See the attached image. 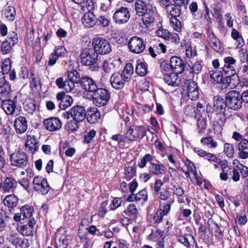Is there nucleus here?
Instances as JSON below:
<instances>
[{
	"label": "nucleus",
	"instance_id": "f257e3e1",
	"mask_svg": "<svg viewBox=\"0 0 248 248\" xmlns=\"http://www.w3.org/2000/svg\"><path fill=\"white\" fill-rule=\"evenodd\" d=\"M93 49L98 55H105L111 51L110 43L105 39L96 36L92 40Z\"/></svg>",
	"mask_w": 248,
	"mask_h": 248
},
{
	"label": "nucleus",
	"instance_id": "f03ea898",
	"mask_svg": "<svg viewBox=\"0 0 248 248\" xmlns=\"http://www.w3.org/2000/svg\"><path fill=\"white\" fill-rule=\"evenodd\" d=\"M10 165L13 167L25 168L29 164L28 157L23 151H15L10 155Z\"/></svg>",
	"mask_w": 248,
	"mask_h": 248
},
{
	"label": "nucleus",
	"instance_id": "7ed1b4c3",
	"mask_svg": "<svg viewBox=\"0 0 248 248\" xmlns=\"http://www.w3.org/2000/svg\"><path fill=\"white\" fill-rule=\"evenodd\" d=\"M225 100L228 108L238 110L242 107V101L239 93L235 90L229 92L226 95Z\"/></svg>",
	"mask_w": 248,
	"mask_h": 248
},
{
	"label": "nucleus",
	"instance_id": "20e7f679",
	"mask_svg": "<svg viewBox=\"0 0 248 248\" xmlns=\"http://www.w3.org/2000/svg\"><path fill=\"white\" fill-rule=\"evenodd\" d=\"M110 98V94L107 90L104 88H97L94 92L93 99L94 104L98 107L107 104Z\"/></svg>",
	"mask_w": 248,
	"mask_h": 248
},
{
	"label": "nucleus",
	"instance_id": "39448f33",
	"mask_svg": "<svg viewBox=\"0 0 248 248\" xmlns=\"http://www.w3.org/2000/svg\"><path fill=\"white\" fill-rule=\"evenodd\" d=\"M98 54L91 48L83 49L80 54L81 63L86 66L95 64L98 61Z\"/></svg>",
	"mask_w": 248,
	"mask_h": 248
},
{
	"label": "nucleus",
	"instance_id": "423d86ee",
	"mask_svg": "<svg viewBox=\"0 0 248 248\" xmlns=\"http://www.w3.org/2000/svg\"><path fill=\"white\" fill-rule=\"evenodd\" d=\"M146 134V129L143 126H130L126 133L125 138L130 141L140 140Z\"/></svg>",
	"mask_w": 248,
	"mask_h": 248
},
{
	"label": "nucleus",
	"instance_id": "0eeeda50",
	"mask_svg": "<svg viewBox=\"0 0 248 248\" xmlns=\"http://www.w3.org/2000/svg\"><path fill=\"white\" fill-rule=\"evenodd\" d=\"M128 46L130 51L135 54L141 53L145 48V44L143 40L137 36L129 39Z\"/></svg>",
	"mask_w": 248,
	"mask_h": 248
},
{
	"label": "nucleus",
	"instance_id": "6e6552de",
	"mask_svg": "<svg viewBox=\"0 0 248 248\" xmlns=\"http://www.w3.org/2000/svg\"><path fill=\"white\" fill-rule=\"evenodd\" d=\"M18 42L17 35L14 32L10 34L7 39L2 42L0 46V51L3 54H9L13 51L12 47Z\"/></svg>",
	"mask_w": 248,
	"mask_h": 248
},
{
	"label": "nucleus",
	"instance_id": "1a4fd4ad",
	"mask_svg": "<svg viewBox=\"0 0 248 248\" xmlns=\"http://www.w3.org/2000/svg\"><path fill=\"white\" fill-rule=\"evenodd\" d=\"M130 17V14L127 7L121 6L119 8L113 15V19L118 24H122L127 23Z\"/></svg>",
	"mask_w": 248,
	"mask_h": 248
},
{
	"label": "nucleus",
	"instance_id": "9d476101",
	"mask_svg": "<svg viewBox=\"0 0 248 248\" xmlns=\"http://www.w3.org/2000/svg\"><path fill=\"white\" fill-rule=\"evenodd\" d=\"M33 187L35 190L41 192L43 195L47 193L50 187L46 179L37 176L33 180Z\"/></svg>",
	"mask_w": 248,
	"mask_h": 248
},
{
	"label": "nucleus",
	"instance_id": "9b49d317",
	"mask_svg": "<svg viewBox=\"0 0 248 248\" xmlns=\"http://www.w3.org/2000/svg\"><path fill=\"white\" fill-rule=\"evenodd\" d=\"M109 81L111 86L116 90L122 89L125 83L128 82L120 72H115L112 74Z\"/></svg>",
	"mask_w": 248,
	"mask_h": 248
},
{
	"label": "nucleus",
	"instance_id": "f8f14e48",
	"mask_svg": "<svg viewBox=\"0 0 248 248\" xmlns=\"http://www.w3.org/2000/svg\"><path fill=\"white\" fill-rule=\"evenodd\" d=\"M148 10L142 15V21L146 26L154 23L157 15V11L155 6H149Z\"/></svg>",
	"mask_w": 248,
	"mask_h": 248
},
{
	"label": "nucleus",
	"instance_id": "ddd939ff",
	"mask_svg": "<svg viewBox=\"0 0 248 248\" xmlns=\"http://www.w3.org/2000/svg\"><path fill=\"white\" fill-rule=\"evenodd\" d=\"M0 99L3 100L10 97L9 94L11 91V85L7 82L2 74L0 73Z\"/></svg>",
	"mask_w": 248,
	"mask_h": 248
},
{
	"label": "nucleus",
	"instance_id": "4468645a",
	"mask_svg": "<svg viewBox=\"0 0 248 248\" xmlns=\"http://www.w3.org/2000/svg\"><path fill=\"white\" fill-rule=\"evenodd\" d=\"M44 125L46 129L49 131L59 130L62 125L61 121L56 117H51L44 121Z\"/></svg>",
	"mask_w": 248,
	"mask_h": 248
},
{
	"label": "nucleus",
	"instance_id": "2eb2a0df",
	"mask_svg": "<svg viewBox=\"0 0 248 248\" xmlns=\"http://www.w3.org/2000/svg\"><path fill=\"white\" fill-rule=\"evenodd\" d=\"M72 118L77 122H82L86 118L84 108L81 106H74L71 108Z\"/></svg>",
	"mask_w": 248,
	"mask_h": 248
},
{
	"label": "nucleus",
	"instance_id": "dca6fc26",
	"mask_svg": "<svg viewBox=\"0 0 248 248\" xmlns=\"http://www.w3.org/2000/svg\"><path fill=\"white\" fill-rule=\"evenodd\" d=\"M14 127L17 134H22L26 132L28 128V123L26 118L19 116L14 121Z\"/></svg>",
	"mask_w": 248,
	"mask_h": 248
},
{
	"label": "nucleus",
	"instance_id": "f3484780",
	"mask_svg": "<svg viewBox=\"0 0 248 248\" xmlns=\"http://www.w3.org/2000/svg\"><path fill=\"white\" fill-rule=\"evenodd\" d=\"M224 84L225 86H230L232 88L235 87L239 82V78L236 74L235 70H232L231 73L225 75Z\"/></svg>",
	"mask_w": 248,
	"mask_h": 248
},
{
	"label": "nucleus",
	"instance_id": "a211bd4d",
	"mask_svg": "<svg viewBox=\"0 0 248 248\" xmlns=\"http://www.w3.org/2000/svg\"><path fill=\"white\" fill-rule=\"evenodd\" d=\"M79 84L85 91L89 92H94L97 88L95 81L87 76L81 78Z\"/></svg>",
	"mask_w": 248,
	"mask_h": 248
},
{
	"label": "nucleus",
	"instance_id": "6ab92c4d",
	"mask_svg": "<svg viewBox=\"0 0 248 248\" xmlns=\"http://www.w3.org/2000/svg\"><path fill=\"white\" fill-rule=\"evenodd\" d=\"M57 99L61 101L59 103V107L61 109H65L66 108L71 105L73 103L72 98L66 95L65 93L61 92L57 93Z\"/></svg>",
	"mask_w": 248,
	"mask_h": 248
},
{
	"label": "nucleus",
	"instance_id": "aec40b11",
	"mask_svg": "<svg viewBox=\"0 0 248 248\" xmlns=\"http://www.w3.org/2000/svg\"><path fill=\"white\" fill-rule=\"evenodd\" d=\"M177 73L175 72L166 74L164 77L165 82L169 86L174 87L178 86L180 84L181 80Z\"/></svg>",
	"mask_w": 248,
	"mask_h": 248
},
{
	"label": "nucleus",
	"instance_id": "412c9836",
	"mask_svg": "<svg viewBox=\"0 0 248 248\" xmlns=\"http://www.w3.org/2000/svg\"><path fill=\"white\" fill-rule=\"evenodd\" d=\"M170 66L176 73H181L184 70L185 66L182 60L177 56H173L170 58Z\"/></svg>",
	"mask_w": 248,
	"mask_h": 248
},
{
	"label": "nucleus",
	"instance_id": "4be33fe9",
	"mask_svg": "<svg viewBox=\"0 0 248 248\" xmlns=\"http://www.w3.org/2000/svg\"><path fill=\"white\" fill-rule=\"evenodd\" d=\"M134 4L136 14L139 16L144 15L148 10L149 6H154L152 3H147L146 1L141 0H137Z\"/></svg>",
	"mask_w": 248,
	"mask_h": 248
},
{
	"label": "nucleus",
	"instance_id": "5701e85b",
	"mask_svg": "<svg viewBox=\"0 0 248 248\" xmlns=\"http://www.w3.org/2000/svg\"><path fill=\"white\" fill-rule=\"evenodd\" d=\"M8 98L1 100L2 109L7 115L14 114L16 108V103Z\"/></svg>",
	"mask_w": 248,
	"mask_h": 248
},
{
	"label": "nucleus",
	"instance_id": "b1692460",
	"mask_svg": "<svg viewBox=\"0 0 248 248\" xmlns=\"http://www.w3.org/2000/svg\"><path fill=\"white\" fill-rule=\"evenodd\" d=\"M178 241L186 247H189V248H194L197 246L193 236L189 233L180 236L178 238Z\"/></svg>",
	"mask_w": 248,
	"mask_h": 248
},
{
	"label": "nucleus",
	"instance_id": "393cba45",
	"mask_svg": "<svg viewBox=\"0 0 248 248\" xmlns=\"http://www.w3.org/2000/svg\"><path fill=\"white\" fill-rule=\"evenodd\" d=\"M187 93L191 100H195L199 96V91L197 83L194 81L189 82L187 85Z\"/></svg>",
	"mask_w": 248,
	"mask_h": 248
},
{
	"label": "nucleus",
	"instance_id": "a878e982",
	"mask_svg": "<svg viewBox=\"0 0 248 248\" xmlns=\"http://www.w3.org/2000/svg\"><path fill=\"white\" fill-rule=\"evenodd\" d=\"M227 107L226 100L217 96L215 97V102L214 103V109L217 113H224L226 110V107Z\"/></svg>",
	"mask_w": 248,
	"mask_h": 248
},
{
	"label": "nucleus",
	"instance_id": "bb28decb",
	"mask_svg": "<svg viewBox=\"0 0 248 248\" xmlns=\"http://www.w3.org/2000/svg\"><path fill=\"white\" fill-rule=\"evenodd\" d=\"M221 70H212L209 71L211 81L216 84H224L223 73Z\"/></svg>",
	"mask_w": 248,
	"mask_h": 248
},
{
	"label": "nucleus",
	"instance_id": "cd10ccee",
	"mask_svg": "<svg viewBox=\"0 0 248 248\" xmlns=\"http://www.w3.org/2000/svg\"><path fill=\"white\" fill-rule=\"evenodd\" d=\"M37 143V140L34 136H27V140L25 145L28 151L31 152V153H34L36 152L38 150Z\"/></svg>",
	"mask_w": 248,
	"mask_h": 248
},
{
	"label": "nucleus",
	"instance_id": "c85d7f7f",
	"mask_svg": "<svg viewBox=\"0 0 248 248\" xmlns=\"http://www.w3.org/2000/svg\"><path fill=\"white\" fill-rule=\"evenodd\" d=\"M82 22L85 26L89 28L93 27L96 23L94 15L90 11L84 14L82 19Z\"/></svg>",
	"mask_w": 248,
	"mask_h": 248
},
{
	"label": "nucleus",
	"instance_id": "c756f323",
	"mask_svg": "<svg viewBox=\"0 0 248 248\" xmlns=\"http://www.w3.org/2000/svg\"><path fill=\"white\" fill-rule=\"evenodd\" d=\"M148 169L149 172L155 175H162L165 172V169L162 164L151 163Z\"/></svg>",
	"mask_w": 248,
	"mask_h": 248
},
{
	"label": "nucleus",
	"instance_id": "7c9ffc66",
	"mask_svg": "<svg viewBox=\"0 0 248 248\" xmlns=\"http://www.w3.org/2000/svg\"><path fill=\"white\" fill-rule=\"evenodd\" d=\"M16 186L17 183L15 180L12 178L7 177L2 185V190L5 192H12Z\"/></svg>",
	"mask_w": 248,
	"mask_h": 248
},
{
	"label": "nucleus",
	"instance_id": "2f4dec72",
	"mask_svg": "<svg viewBox=\"0 0 248 248\" xmlns=\"http://www.w3.org/2000/svg\"><path fill=\"white\" fill-rule=\"evenodd\" d=\"M207 40L210 46L216 51H218L221 48L220 42L212 32H209L207 35Z\"/></svg>",
	"mask_w": 248,
	"mask_h": 248
},
{
	"label": "nucleus",
	"instance_id": "473e14b6",
	"mask_svg": "<svg viewBox=\"0 0 248 248\" xmlns=\"http://www.w3.org/2000/svg\"><path fill=\"white\" fill-rule=\"evenodd\" d=\"M86 117L89 123L94 124L97 123L100 119V113L96 108H93L88 112Z\"/></svg>",
	"mask_w": 248,
	"mask_h": 248
},
{
	"label": "nucleus",
	"instance_id": "72a5a7b5",
	"mask_svg": "<svg viewBox=\"0 0 248 248\" xmlns=\"http://www.w3.org/2000/svg\"><path fill=\"white\" fill-rule=\"evenodd\" d=\"M174 199L170 198L166 202H160V209L159 210H160L163 214L165 216L168 215L170 212L171 207L174 203Z\"/></svg>",
	"mask_w": 248,
	"mask_h": 248
},
{
	"label": "nucleus",
	"instance_id": "f704fd0d",
	"mask_svg": "<svg viewBox=\"0 0 248 248\" xmlns=\"http://www.w3.org/2000/svg\"><path fill=\"white\" fill-rule=\"evenodd\" d=\"M180 6L174 4H169L166 7V12L168 15L171 16V17H177L181 14Z\"/></svg>",
	"mask_w": 248,
	"mask_h": 248
},
{
	"label": "nucleus",
	"instance_id": "c9c22d12",
	"mask_svg": "<svg viewBox=\"0 0 248 248\" xmlns=\"http://www.w3.org/2000/svg\"><path fill=\"white\" fill-rule=\"evenodd\" d=\"M18 201L17 197L15 195H9L4 198L3 202L5 205L13 209L17 205Z\"/></svg>",
	"mask_w": 248,
	"mask_h": 248
},
{
	"label": "nucleus",
	"instance_id": "e433bc0d",
	"mask_svg": "<svg viewBox=\"0 0 248 248\" xmlns=\"http://www.w3.org/2000/svg\"><path fill=\"white\" fill-rule=\"evenodd\" d=\"M133 72L134 69L132 64L128 63L125 65L123 71L120 74L128 82L131 79Z\"/></svg>",
	"mask_w": 248,
	"mask_h": 248
},
{
	"label": "nucleus",
	"instance_id": "4c0bfd02",
	"mask_svg": "<svg viewBox=\"0 0 248 248\" xmlns=\"http://www.w3.org/2000/svg\"><path fill=\"white\" fill-rule=\"evenodd\" d=\"M155 156L150 154H145L142 158L140 159L138 162V166L139 168L142 169L146 167L148 163H152Z\"/></svg>",
	"mask_w": 248,
	"mask_h": 248
},
{
	"label": "nucleus",
	"instance_id": "58836bf2",
	"mask_svg": "<svg viewBox=\"0 0 248 248\" xmlns=\"http://www.w3.org/2000/svg\"><path fill=\"white\" fill-rule=\"evenodd\" d=\"M36 108L35 101L31 99H28L24 103V108L30 113L33 112Z\"/></svg>",
	"mask_w": 248,
	"mask_h": 248
},
{
	"label": "nucleus",
	"instance_id": "ea45409f",
	"mask_svg": "<svg viewBox=\"0 0 248 248\" xmlns=\"http://www.w3.org/2000/svg\"><path fill=\"white\" fill-rule=\"evenodd\" d=\"M16 15V9L13 6H8L5 10L4 16L9 20L13 21Z\"/></svg>",
	"mask_w": 248,
	"mask_h": 248
},
{
	"label": "nucleus",
	"instance_id": "a19ab883",
	"mask_svg": "<svg viewBox=\"0 0 248 248\" xmlns=\"http://www.w3.org/2000/svg\"><path fill=\"white\" fill-rule=\"evenodd\" d=\"M211 13L215 18L220 19L222 15L221 12V7L219 3H215L211 6Z\"/></svg>",
	"mask_w": 248,
	"mask_h": 248
},
{
	"label": "nucleus",
	"instance_id": "79ce46f5",
	"mask_svg": "<svg viewBox=\"0 0 248 248\" xmlns=\"http://www.w3.org/2000/svg\"><path fill=\"white\" fill-rule=\"evenodd\" d=\"M68 78L69 80L78 84L80 82L81 78L79 73L76 70H72L68 73Z\"/></svg>",
	"mask_w": 248,
	"mask_h": 248
},
{
	"label": "nucleus",
	"instance_id": "37998d69",
	"mask_svg": "<svg viewBox=\"0 0 248 248\" xmlns=\"http://www.w3.org/2000/svg\"><path fill=\"white\" fill-rule=\"evenodd\" d=\"M19 232L26 236H32L34 232V228L26 225L21 226L19 228Z\"/></svg>",
	"mask_w": 248,
	"mask_h": 248
},
{
	"label": "nucleus",
	"instance_id": "c03bdc74",
	"mask_svg": "<svg viewBox=\"0 0 248 248\" xmlns=\"http://www.w3.org/2000/svg\"><path fill=\"white\" fill-rule=\"evenodd\" d=\"M136 73L140 76H144L147 73V66L145 63H139L136 68Z\"/></svg>",
	"mask_w": 248,
	"mask_h": 248
},
{
	"label": "nucleus",
	"instance_id": "a18cd8bd",
	"mask_svg": "<svg viewBox=\"0 0 248 248\" xmlns=\"http://www.w3.org/2000/svg\"><path fill=\"white\" fill-rule=\"evenodd\" d=\"M115 64L108 61L105 60L103 62L102 64V69L104 72L110 73L115 70Z\"/></svg>",
	"mask_w": 248,
	"mask_h": 248
},
{
	"label": "nucleus",
	"instance_id": "49530a36",
	"mask_svg": "<svg viewBox=\"0 0 248 248\" xmlns=\"http://www.w3.org/2000/svg\"><path fill=\"white\" fill-rule=\"evenodd\" d=\"M74 119L69 121L66 124V128L69 132H73L78 130L79 127V123Z\"/></svg>",
	"mask_w": 248,
	"mask_h": 248
},
{
	"label": "nucleus",
	"instance_id": "de8ad7c7",
	"mask_svg": "<svg viewBox=\"0 0 248 248\" xmlns=\"http://www.w3.org/2000/svg\"><path fill=\"white\" fill-rule=\"evenodd\" d=\"M33 208L29 205H25L23 206L21 209L20 212L23 216V219L25 217H30L32 214Z\"/></svg>",
	"mask_w": 248,
	"mask_h": 248
},
{
	"label": "nucleus",
	"instance_id": "09e8293b",
	"mask_svg": "<svg viewBox=\"0 0 248 248\" xmlns=\"http://www.w3.org/2000/svg\"><path fill=\"white\" fill-rule=\"evenodd\" d=\"M124 213L128 216H137L138 210L136 205L134 203L130 204L127 209L124 211Z\"/></svg>",
	"mask_w": 248,
	"mask_h": 248
},
{
	"label": "nucleus",
	"instance_id": "8fccbe9b",
	"mask_svg": "<svg viewBox=\"0 0 248 248\" xmlns=\"http://www.w3.org/2000/svg\"><path fill=\"white\" fill-rule=\"evenodd\" d=\"M10 241L16 246H21L23 244V241L19 237L18 234L16 233H13L10 234Z\"/></svg>",
	"mask_w": 248,
	"mask_h": 248
},
{
	"label": "nucleus",
	"instance_id": "3c124183",
	"mask_svg": "<svg viewBox=\"0 0 248 248\" xmlns=\"http://www.w3.org/2000/svg\"><path fill=\"white\" fill-rule=\"evenodd\" d=\"M224 152L228 157H232L234 153L233 145L229 143H225L224 144Z\"/></svg>",
	"mask_w": 248,
	"mask_h": 248
},
{
	"label": "nucleus",
	"instance_id": "603ef678",
	"mask_svg": "<svg viewBox=\"0 0 248 248\" xmlns=\"http://www.w3.org/2000/svg\"><path fill=\"white\" fill-rule=\"evenodd\" d=\"M201 142L203 145H211V147L215 148L217 146V143L216 141H214L211 137H206L201 139Z\"/></svg>",
	"mask_w": 248,
	"mask_h": 248
},
{
	"label": "nucleus",
	"instance_id": "864d4df0",
	"mask_svg": "<svg viewBox=\"0 0 248 248\" xmlns=\"http://www.w3.org/2000/svg\"><path fill=\"white\" fill-rule=\"evenodd\" d=\"M248 149V147H246L244 146H242V145L238 143V156L240 158L245 159L248 158V152L247 151Z\"/></svg>",
	"mask_w": 248,
	"mask_h": 248
},
{
	"label": "nucleus",
	"instance_id": "5fc2aeb1",
	"mask_svg": "<svg viewBox=\"0 0 248 248\" xmlns=\"http://www.w3.org/2000/svg\"><path fill=\"white\" fill-rule=\"evenodd\" d=\"M124 178L129 180L132 179L136 174V170L132 167H126L124 169Z\"/></svg>",
	"mask_w": 248,
	"mask_h": 248
},
{
	"label": "nucleus",
	"instance_id": "6e6d98bb",
	"mask_svg": "<svg viewBox=\"0 0 248 248\" xmlns=\"http://www.w3.org/2000/svg\"><path fill=\"white\" fill-rule=\"evenodd\" d=\"M158 197L162 201L169 200L171 198V193L168 190L165 189H162L160 191L157 192Z\"/></svg>",
	"mask_w": 248,
	"mask_h": 248
},
{
	"label": "nucleus",
	"instance_id": "4d7b16f0",
	"mask_svg": "<svg viewBox=\"0 0 248 248\" xmlns=\"http://www.w3.org/2000/svg\"><path fill=\"white\" fill-rule=\"evenodd\" d=\"M148 195L147 191L143 189L136 194V201L143 202L147 200Z\"/></svg>",
	"mask_w": 248,
	"mask_h": 248
},
{
	"label": "nucleus",
	"instance_id": "13d9d810",
	"mask_svg": "<svg viewBox=\"0 0 248 248\" xmlns=\"http://www.w3.org/2000/svg\"><path fill=\"white\" fill-rule=\"evenodd\" d=\"M156 35L159 37H162L168 40L170 39V34L167 30L163 28H159L156 31Z\"/></svg>",
	"mask_w": 248,
	"mask_h": 248
},
{
	"label": "nucleus",
	"instance_id": "bf43d9fd",
	"mask_svg": "<svg viewBox=\"0 0 248 248\" xmlns=\"http://www.w3.org/2000/svg\"><path fill=\"white\" fill-rule=\"evenodd\" d=\"M231 36L234 39L236 40L239 45L242 46L244 44V40L240 33L235 29H233L231 32Z\"/></svg>",
	"mask_w": 248,
	"mask_h": 248
},
{
	"label": "nucleus",
	"instance_id": "052dcab7",
	"mask_svg": "<svg viewBox=\"0 0 248 248\" xmlns=\"http://www.w3.org/2000/svg\"><path fill=\"white\" fill-rule=\"evenodd\" d=\"M11 67V62L9 59H5L1 65V68L2 74H7L10 70Z\"/></svg>",
	"mask_w": 248,
	"mask_h": 248
},
{
	"label": "nucleus",
	"instance_id": "680f3d73",
	"mask_svg": "<svg viewBox=\"0 0 248 248\" xmlns=\"http://www.w3.org/2000/svg\"><path fill=\"white\" fill-rule=\"evenodd\" d=\"M164 216L165 215L163 214L160 210H158L154 214L153 217L150 215L149 217H153L154 220L153 224H158L162 221V219Z\"/></svg>",
	"mask_w": 248,
	"mask_h": 248
},
{
	"label": "nucleus",
	"instance_id": "e2e57ef3",
	"mask_svg": "<svg viewBox=\"0 0 248 248\" xmlns=\"http://www.w3.org/2000/svg\"><path fill=\"white\" fill-rule=\"evenodd\" d=\"M170 24L174 30L180 31L181 29V23L177 17H171L170 19Z\"/></svg>",
	"mask_w": 248,
	"mask_h": 248
},
{
	"label": "nucleus",
	"instance_id": "0e129e2a",
	"mask_svg": "<svg viewBox=\"0 0 248 248\" xmlns=\"http://www.w3.org/2000/svg\"><path fill=\"white\" fill-rule=\"evenodd\" d=\"M96 135V131L93 130H91L89 132H86L84 137V142L89 143H90L94 136Z\"/></svg>",
	"mask_w": 248,
	"mask_h": 248
},
{
	"label": "nucleus",
	"instance_id": "69168bd1",
	"mask_svg": "<svg viewBox=\"0 0 248 248\" xmlns=\"http://www.w3.org/2000/svg\"><path fill=\"white\" fill-rule=\"evenodd\" d=\"M197 126L199 133H203L206 128V120L203 119H199L197 121Z\"/></svg>",
	"mask_w": 248,
	"mask_h": 248
},
{
	"label": "nucleus",
	"instance_id": "338daca9",
	"mask_svg": "<svg viewBox=\"0 0 248 248\" xmlns=\"http://www.w3.org/2000/svg\"><path fill=\"white\" fill-rule=\"evenodd\" d=\"M236 167L243 178L247 177L248 175V168L247 167L243 166L242 164L237 165Z\"/></svg>",
	"mask_w": 248,
	"mask_h": 248
},
{
	"label": "nucleus",
	"instance_id": "774afa93",
	"mask_svg": "<svg viewBox=\"0 0 248 248\" xmlns=\"http://www.w3.org/2000/svg\"><path fill=\"white\" fill-rule=\"evenodd\" d=\"M96 21V23L97 22L104 27L108 26L109 23V20L105 16H99Z\"/></svg>",
	"mask_w": 248,
	"mask_h": 248
}]
</instances>
